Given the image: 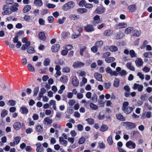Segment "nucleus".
I'll return each mask as SVG.
<instances>
[{
  "mask_svg": "<svg viewBox=\"0 0 152 152\" xmlns=\"http://www.w3.org/2000/svg\"><path fill=\"white\" fill-rule=\"evenodd\" d=\"M129 103L128 102H124L122 107V110L126 114L128 115L131 113L133 111L134 107L128 106Z\"/></svg>",
  "mask_w": 152,
  "mask_h": 152,
  "instance_id": "f257e3e1",
  "label": "nucleus"
},
{
  "mask_svg": "<svg viewBox=\"0 0 152 152\" xmlns=\"http://www.w3.org/2000/svg\"><path fill=\"white\" fill-rule=\"evenodd\" d=\"M75 4L72 1H69L64 4L62 7V9L64 11L68 10L73 8L75 6Z\"/></svg>",
  "mask_w": 152,
  "mask_h": 152,
  "instance_id": "f03ea898",
  "label": "nucleus"
},
{
  "mask_svg": "<svg viewBox=\"0 0 152 152\" xmlns=\"http://www.w3.org/2000/svg\"><path fill=\"white\" fill-rule=\"evenodd\" d=\"M105 70L107 73L110 74L111 76H117L118 75V73H117L115 71H112V70L110 67H107L106 68Z\"/></svg>",
  "mask_w": 152,
  "mask_h": 152,
  "instance_id": "7ed1b4c3",
  "label": "nucleus"
},
{
  "mask_svg": "<svg viewBox=\"0 0 152 152\" xmlns=\"http://www.w3.org/2000/svg\"><path fill=\"white\" fill-rule=\"evenodd\" d=\"M123 125H126V127L128 129H132L136 127L135 124L130 122H124L122 123Z\"/></svg>",
  "mask_w": 152,
  "mask_h": 152,
  "instance_id": "20e7f679",
  "label": "nucleus"
},
{
  "mask_svg": "<svg viewBox=\"0 0 152 152\" xmlns=\"http://www.w3.org/2000/svg\"><path fill=\"white\" fill-rule=\"evenodd\" d=\"M152 117L151 112V111H149L146 112H145L143 113L141 117V118L142 119H144L146 118H150Z\"/></svg>",
  "mask_w": 152,
  "mask_h": 152,
  "instance_id": "39448f33",
  "label": "nucleus"
},
{
  "mask_svg": "<svg viewBox=\"0 0 152 152\" xmlns=\"http://www.w3.org/2000/svg\"><path fill=\"white\" fill-rule=\"evenodd\" d=\"M132 88L134 90L137 89V91L139 92H141L143 90V86L142 85L135 83L133 85V86L132 87Z\"/></svg>",
  "mask_w": 152,
  "mask_h": 152,
  "instance_id": "423d86ee",
  "label": "nucleus"
},
{
  "mask_svg": "<svg viewBox=\"0 0 152 152\" xmlns=\"http://www.w3.org/2000/svg\"><path fill=\"white\" fill-rule=\"evenodd\" d=\"M84 28L85 30L87 32H91L94 31V27L91 24H88L84 26Z\"/></svg>",
  "mask_w": 152,
  "mask_h": 152,
  "instance_id": "0eeeda50",
  "label": "nucleus"
},
{
  "mask_svg": "<svg viewBox=\"0 0 152 152\" xmlns=\"http://www.w3.org/2000/svg\"><path fill=\"white\" fill-rule=\"evenodd\" d=\"M94 21H92V23L94 25L101 23L102 20L100 19L99 16L98 15H96L93 18Z\"/></svg>",
  "mask_w": 152,
  "mask_h": 152,
  "instance_id": "6e6552de",
  "label": "nucleus"
},
{
  "mask_svg": "<svg viewBox=\"0 0 152 152\" xmlns=\"http://www.w3.org/2000/svg\"><path fill=\"white\" fill-rule=\"evenodd\" d=\"M127 26V24L125 22L119 23L115 26V27L117 29H122L126 27Z\"/></svg>",
  "mask_w": 152,
  "mask_h": 152,
  "instance_id": "1a4fd4ad",
  "label": "nucleus"
},
{
  "mask_svg": "<svg viewBox=\"0 0 152 152\" xmlns=\"http://www.w3.org/2000/svg\"><path fill=\"white\" fill-rule=\"evenodd\" d=\"M53 122V120L48 117L45 118L43 121V123L45 125L48 126L51 124Z\"/></svg>",
  "mask_w": 152,
  "mask_h": 152,
  "instance_id": "9d476101",
  "label": "nucleus"
},
{
  "mask_svg": "<svg viewBox=\"0 0 152 152\" xmlns=\"http://www.w3.org/2000/svg\"><path fill=\"white\" fill-rule=\"evenodd\" d=\"M85 65V63L77 61L74 63L73 66L75 68H80L83 66Z\"/></svg>",
  "mask_w": 152,
  "mask_h": 152,
  "instance_id": "9b49d317",
  "label": "nucleus"
},
{
  "mask_svg": "<svg viewBox=\"0 0 152 152\" xmlns=\"http://www.w3.org/2000/svg\"><path fill=\"white\" fill-rule=\"evenodd\" d=\"M3 9L4 11L2 12V14L3 15H8L10 13L8 6L7 5L4 6Z\"/></svg>",
  "mask_w": 152,
  "mask_h": 152,
  "instance_id": "f8f14e48",
  "label": "nucleus"
},
{
  "mask_svg": "<svg viewBox=\"0 0 152 152\" xmlns=\"http://www.w3.org/2000/svg\"><path fill=\"white\" fill-rule=\"evenodd\" d=\"M126 146L129 148H135L136 144L135 143L133 142L132 141L130 140L127 142L126 143Z\"/></svg>",
  "mask_w": 152,
  "mask_h": 152,
  "instance_id": "ddd939ff",
  "label": "nucleus"
},
{
  "mask_svg": "<svg viewBox=\"0 0 152 152\" xmlns=\"http://www.w3.org/2000/svg\"><path fill=\"white\" fill-rule=\"evenodd\" d=\"M106 10L105 7H98L95 10L96 12L98 14H101L104 13Z\"/></svg>",
  "mask_w": 152,
  "mask_h": 152,
  "instance_id": "4468645a",
  "label": "nucleus"
},
{
  "mask_svg": "<svg viewBox=\"0 0 152 152\" xmlns=\"http://www.w3.org/2000/svg\"><path fill=\"white\" fill-rule=\"evenodd\" d=\"M72 83L75 87L77 86L79 84V82L78 79L76 77H74L72 79Z\"/></svg>",
  "mask_w": 152,
  "mask_h": 152,
  "instance_id": "2eb2a0df",
  "label": "nucleus"
},
{
  "mask_svg": "<svg viewBox=\"0 0 152 152\" xmlns=\"http://www.w3.org/2000/svg\"><path fill=\"white\" fill-rule=\"evenodd\" d=\"M60 46L59 44L54 45L51 48L52 51L54 52H57L60 49Z\"/></svg>",
  "mask_w": 152,
  "mask_h": 152,
  "instance_id": "dca6fc26",
  "label": "nucleus"
},
{
  "mask_svg": "<svg viewBox=\"0 0 152 152\" xmlns=\"http://www.w3.org/2000/svg\"><path fill=\"white\" fill-rule=\"evenodd\" d=\"M136 65L138 67L142 66L143 64V61L142 59L140 58H137L135 61Z\"/></svg>",
  "mask_w": 152,
  "mask_h": 152,
  "instance_id": "f3484780",
  "label": "nucleus"
},
{
  "mask_svg": "<svg viewBox=\"0 0 152 152\" xmlns=\"http://www.w3.org/2000/svg\"><path fill=\"white\" fill-rule=\"evenodd\" d=\"M115 116L117 119L120 121H124L125 120L126 118L125 117L120 113L117 114Z\"/></svg>",
  "mask_w": 152,
  "mask_h": 152,
  "instance_id": "a211bd4d",
  "label": "nucleus"
},
{
  "mask_svg": "<svg viewBox=\"0 0 152 152\" xmlns=\"http://www.w3.org/2000/svg\"><path fill=\"white\" fill-rule=\"evenodd\" d=\"M31 9V7L28 5H26L23 7V12L24 13H26L29 12Z\"/></svg>",
  "mask_w": 152,
  "mask_h": 152,
  "instance_id": "6ab92c4d",
  "label": "nucleus"
},
{
  "mask_svg": "<svg viewBox=\"0 0 152 152\" xmlns=\"http://www.w3.org/2000/svg\"><path fill=\"white\" fill-rule=\"evenodd\" d=\"M95 78L98 81H102V76L101 74L96 72L95 73L94 75Z\"/></svg>",
  "mask_w": 152,
  "mask_h": 152,
  "instance_id": "aec40b11",
  "label": "nucleus"
},
{
  "mask_svg": "<svg viewBox=\"0 0 152 152\" xmlns=\"http://www.w3.org/2000/svg\"><path fill=\"white\" fill-rule=\"evenodd\" d=\"M136 7L135 5H132L129 6L128 7L129 12H134L136 10Z\"/></svg>",
  "mask_w": 152,
  "mask_h": 152,
  "instance_id": "412c9836",
  "label": "nucleus"
},
{
  "mask_svg": "<svg viewBox=\"0 0 152 152\" xmlns=\"http://www.w3.org/2000/svg\"><path fill=\"white\" fill-rule=\"evenodd\" d=\"M13 126L15 129L16 130H18L21 127V123L19 122H15L13 124Z\"/></svg>",
  "mask_w": 152,
  "mask_h": 152,
  "instance_id": "4be33fe9",
  "label": "nucleus"
},
{
  "mask_svg": "<svg viewBox=\"0 0 152 152\" xmlns=\"http://www.w3.org/2000/svg\"><path fill=\"white\" fill-rule=\"evenodd\" d=\"M115 58L113 57H110L106 58L105 59V61L108 63H112L115 60Z\"/></svg>",
  "mask_w": 152,
  "mask_h": 152,
  "instance_id": "5701e85b",
  "label": "nucleus"
},
{
  "mask_svg": "<svg viewBox=\"0 0 152 152\" xmlns=\"http://www.w3.org/2000/svg\"><path fill=\"white\" fill-rule=\"evenodd\" d=\"M39 39L43 40H45L46 39L45 34L43 32H41L39 33Z\"/></svg>",
  "mask_w": 152,
  "mask_h": 152,
  "instance_id": "b1692460",
  "label": "nucleus"
},
{
  "mask_svg": "<svg viewBox=\"0 0 152 152\" xmlns=\"http://www.w3.org/2000/svg\"><path fill=\"white\" fill-rule=\"evenodd\" d=\"M113 33L112 30L108 29L106 30L104 32V34L106 36H110Z\"/></svg>",
  "mask_w": 152,
  "mask_h": 152,
  "instance_id": "393cba45",
  "label": "nucleus"
},
{
  "mask_svg": "<svg viewBox=\"0 0 152 152\" xmlns=\"http://www.w3.org/2000/svg\"><path fill=\"white\" fill-rule=\"evenodd\" d=\"M115 36V38L118 39L122 38L124 36V34L122 32H120L117 34Z\"/></svg>",
  "mask_w": 152,
  "mask_h": 152,
  "instance_id": "a878e982",
  "label": "nucleus"
},
{
  "mask_svg": "<svg viewBox=\"0 0 152 152\" xmlns=\"http://www.w3.org/2000/svg\"><path fill=\"white\" fill-rule=\"evenodd\" d=\"M134 30V28L133 27H129L125 29L124 31V33L127 34H130L131 31Z\"/></svg>",
  "mask_w": 152,
  "mask_h": 152,
  "instance_id": "bb28decb",
  "label": "nucleus"
},
{
  "mask_svg": "<svg viewBox=\"0 0 152 152\" xmlns=\"http://www.w3.org/2000/svg\"><path fill=\"white\" fill-rule=\"evenodd\" d=\"M126 67L131 71H134L135 70L134 67L132 65L131 62H128L126 64Z\"/></svg>",
  "mask_w": 152,
  "mask_h": 152,
  "instance_id": "cd10ccee",
  "label": "nucleus"
},
{
  "mask_svg": "<svg viewBox=\"0 0 152 152\" xmlns=\"http://www.w3.org/2000/svg\"><path fill=\"white\" fill-rule=\"evenodd\" d=\"M34 3L36 6L39 7H41L43 4V3L41 0H35L34 1Z\"/></svg>",
  "mask_w": 152,
  "mask_h": 152,
  "instance_id": "c85d7f7f",
  "label": "nucleus"
},
{
  "mask_svg": "<svg viewBox=\"0 0 152 152\" xmlns=\"http://www.w3.org/2000/svg\"><path fill=\"white\" fill-rule=\"evenodd\" d=\"M60 81L63 83H66L68 81V78L67 76L64 75L61 77Z\"/></svg>",
  "mask_w": 152,
  "mask_h": 152,
  "instance_id": "c756f323",
  "label": "nucleus"
},
{
  "mask_svg": "<svg viewBox=\"0 0 152 152\" xmlns=\"http://www.w3.org/2000/svg\"><path fill=\"white\" fill-rule=\"evenodd\" d=\"M120 80L118 78H115L114 81L113 86L116 88L118 87L119 86Z\"/></svg>",
  "mask_w": 152,
  "mask_h": 152,
  "instance_id": "7c9ffc66",
  "label": "nucleus"
},
{
  "mask_svg": "<svg viewBox=\"0 0 152 152\" xmlns=\"http://www.w3.org/2000/svg\"><path fill=\"white\" fill-rule=\"evenodd\" d=\"M31 45V42H28L27 44H23L21 47V49L22 50H25L28 47L30 46Z\"/></svg>",
  "mask_w": 152,
  "mask_h": 152,
  "instance_id": "2f4dec72",
  "label": "nucleus"
},
{
  "mask_svg": "<svg viewBox=\"0 0 152 152\" xmlns=\"http://www.w3.org/2000/svg\"><path fill=\"white\" fill-rule=\"evenodd\" d=\"M20 111L23 114H27L28 112V109L26 107H22L20 108Z\"/></svg>",
  "mask_w": 152,
  "mask_h": 152,
  "instance_id": "473e14b6",
  "label": "nucleus"
},
{
  "mask_svg": "<svg viewBox=\"0 0 152 152\" xmlns=\"http://www.w3.org/2000/svg\"><path fill=\"white\" fill-rule=\"evenodd\" d=\"M87 10L86 8H79L77 10V12L79 14H83L86 12Z\"/></svg>",
  "mask_w": 152,
  "mask_h": 152,
  "instance_id": "72a5a7b5",
  "label": "nucleus"
},
{
  "mask_svg": "<svg viewBox=\"0 0 152 152\" xmlns=\"http://www.w3.org/2000/svg\"><path fill=\"white\" fill-rule=\"evenodd\" d=\"M27 52L29 54H32L35 53V51L34 48L32 46L29 47L27 49Z\"/></svg>",
  "mask_w": 152,
  "mask_h": 152,
  "instance_id": "f704fd0d",
  "label": "nucleus"
},
{
  "mask_svg": "<svg viewBox=\"0 0 152 152\" xmlns=\"http://www.w3.org/2000/svg\"><path fill=\"white\" fill-rule=\"evenodd\" d=\"M108 126L106 125H103L100 127V130L102 132L106 131L108 129Z\"/></svg>",
  "mask_w": 152,
  "mask_h": 152,
  "instance_id": "c9c22d12",
  "label": "nucleus"
},
{
  "mask_svg": "<svg viewBox=\"0 0 152 152\" xmlns=\"http://www.w3.org/2000/svg\"><path fill=\"white\" fill-rule=\"evenodd\" d=\"M143 55L145 57L148 58H151L152 56V53L151 52L144 53Z\"/></svg>",
  "mask_w": 152,
  "mask_h": 152,
  "instance_id": "e433bc0d",
  "label": "nucleus"
},
{
  "mask_svg": "<svg viewBox=\"0 0 152 152\" xmlns=\"http://www.w3.org/2000/svg\"><path fill=\"white\" fill-rule=\"evenodd\" d=\"M69 18H70L73 19L74 20L79 19L80 18V17L79 15L73 14L69 16Z\"/></svg>",
  "mask_w": 152,
  "mask_h": 152,
  "instance_id": "4c0bfd02",
  "label": "nucleus"
},
{
  "mask_svg": "<svg viewBox=\"0 0 152 152\" xmlns=\"http://www.w3.org/2000/svg\"><path fill=\"white\" fill-rule=\"evenodd\" d=\"M50 106L52 105L53 108L55 110H56V101L54 100H51L50 102Z\"/></svg>",
  "mask_w": 152,
  "mask_h": 152,
  "instance_id": "58836bf2",
  "label": "nucleus"
},
{
  "mask_svg": "<svg viewBox=\"0 0 152 152\" xmlns=\"http://www.w3.org/2000/svg\"><path fill=\"white\" fill-rule=\"evenodd\" d=\"M8 114L7 110L3 109L2 110L1 113V116L2 118L5 117Z\"/></svg>",
  "mask_w": 152,
  "mask_h": 152,
  "instance_id": "ea45409f",
  "label": "nucleus"
},
{
  "mask_svg": "<svg viewBox=\"0 0 152 152\" xmlns=\"http://www.w3.org/2000/svg\"><path fill=\"white\" fill-rule=\"evenodd\" d=\"M90 108L93 110H96L98 109V106L92 103H91L89 105Z\"/></svg>",
  "mask_w": 152,
  "mask_h": 152,
  "instance_id": "a19ab883",
  "label": "nucleus"
},
{
  "mask_svg": "<svg viewBox=\"0 0 152 152\" xmlns=\"http://www.w3.org/2000/svg\"><path fill=\"white\" fill-rule=\"evenodd\" d=\"M103 42L102 41H100L96 42L95 44V46L98 48L101 47L103 45Z\"/></svg>",
  "mask_w": 152,
  "mask_h": 152,
  "instance_id": "79ce46f5",
  "label": "nucleus"
},
{
  "mask_svg": "<svg viewBox=\"0 0 152 152\" xmlns=\"http://www.w3.org/2000/svg\"><path fill=\"white\" fill-rule=\"evenodd\" d=\"M109 50L111 52H116L118 51V48L116 46L112 45L110 47Z\"/></svg>",
  "mask_w": 152,
  "mask_h": 152,
  "instance_id": "37998d69",
  "label": "nucleus"
},
{
  "mask_svg": "<svg viewBox=\"0 0 152 152\" xmlns=\"http://www.w3.org/2000/svg\"><path fill=\"white\" fill-rule=\"evenodd\" d=\"M50 60L49 58H45L44 62L43 64L45 66H48L50 65Z\"/></svg>",
  "mask_w": 152,
  "mask_h": 152,
  "instance_id": "c03bdc74",
  "label": "nucleus"
},
{
  "mask_svg": "<svg viewBox=\"0 0 152 152\" xmlns=\"http://www.w3.org/2000/svg\"><path fill=\"white\" fill-rule=\"evenodd\" d=\"M141 34L140 31L137 30H134L133 31V35L134 36L136 37H139Z\"/></svg>",
  "mask_w": 152,
  "mask_h": 152,
  "instance_id": "a18cd8bd",
  "label": "nucleus"
},
{
  "mask_svg": "<svg viewBox=\"0 0 152 152\" xmlns=\"http://www.w3.org/2000/svg\"><path fill=\"white\" fill-rule=\"evenodd\" d=\"M16 102L15 101L13 100H9L7 103L8 105L12 106H14L16 104Z\"/></svg>",
  "mask_w": 152,
  "mask_h": 152,
  "instance_id": "49530a36",
  "label": "nucleus"
},
{
  "mask_svg": "<svg viewBox=\"0 0 152 152\" xmlns=\"http://www.w3.org/2000/svg\"><path fill=\"white\" fill-rule=\"evenodd\" d=\"M129 54L131 58L135 57L137 56L135 51L133 50H131L129 51Z\"/></svg>",
  "mask_w": 152,
  "mask_h": 152,
  "instance_id": "de8ad7c7",
  "label": "nucleus"
},
{
  "mask_svg": "<svg viewBox=\"0 0 152 152\" xmlns=\"http://www.w3.org/2000/svg\"><path fill=\"white\" fill-rule=\"evenodd\" d=\"M28 69L31 72H34L35 71V69L34 67L31 64H28L27 66Z\"/></svg>",
  "mask_w": 152,
  "mask_h": 152,
  "instance_id": "09e8293b",
  "label": "nucleus"
},
{
  "mask_svg": "<svg viewBox=\"0 0 152 152\" xmlns=\"http://www.w3.org/2000/svg\"><path fill=\"white\" fill-rule=\"evenodd\" d=\"M73 46L71 45H66L64 46V48L66 49L68 51L71 50Z\"/></svg>",
  "mask_w": 152,
  "mask_h": 152,
  "instance_id": "8fccbe9b",
  "label": "nucleus"
},
{
  "mask_svg": "<svg viewBox=\"0 0 152 152\" xmlns=\"http://www.w3.org/2000/svg\"><path fill=\"white\" fill-rule=\"evenodd\" d=\"M21 140V137L19 136H17L14 137V142L16 145L18 144Z\"/></svg>",
  "mask_w": 152,
  "mask_h": 152,
  "instance_id": "3c124183",
  "label": "nucleus"
},
{
  "mask_svg": "<svg viewBox=\"0 0 152 152\" xmlns=\"http://www.w3.org/2000/svg\"><path fill=\"white\" fill-rule=\"evenodd\" d=\"M107 142L110 145H111L113 142V140H112V137L111 135L109 136L107 138Z\"/></svg>",
  "mask_w": 152,
  "mask_h": 152,
  "instance_id": "603ef678",
  "label": "nucleus"
},
{
  "mask_svg": "<svg viewBox=\"0 0 152 152\" xmlns=\"http://www.w3.org/2000/svg\"><path fill=\"white\" fill-rule=\"evenodd\" d=\"M88 123L90 125H93L94 124V120L93 119L88 118L86 119Z\"/></svg>",
  "mask_w": 152,
  "mask_h": 152,
  "instance_id": "864d4df0",
  "label": "nucleus"
},
{
  "mask_svg": "<svg viewBox=\"0 0 152 152\" xmlns=\"http://www.w3.org/2000/svg\"><path fill=\"white\" fill-rule=\"evenodd\" d=\"M65 86L64 85H62L60 87V89L58 90V93L60 94H61L63 93V91L65 89Z\"/></svg>",
  "mask_w": 152,
  "mask_h": 152,
  "instance_id": "5fc2aeb1",
  "label": "nucleus"
},
{
  "mask_svg": "<svg viewBox=\"0 0 152 152\" xmlns=\"http://www.w3.org/2000/svg\"><path fill=\"white\" fill-rule=\"evenodd\" d=\"M104 88L107 89H109L111 85V83L110 82L104 83Z\"/></svg>",
  "mask_w": 152,
  "mask_h": 152,
  "instance_id": "6e6d98bb",
  "label": "nucleus"
},
{
  "mask_svg": "<svg viewBox=\"0 0 152 152\" xmlns=\"http://www.w3.org/2000/svg\"><path fill=\"white\" fill-rule=\"evenodd\" d=\"M102 58H106L107 57L110 56V53L109 52H106V53L102 54Z\"/></svg>",
  "mask_w": 152,
  "mask_h": 152,
  "instance_id": "4d7b16f0",
  "label": "nucleus"
},
{
  "mask_svg": "<svg viewBox=\"0 0 152 152\" xmlns=\"http://www.w3.org/2000/svg\"><path fill=\"white\" fill-rule=\"evenodd\" d=\"M86 140V138L84 137H81L78 141V143L80 145L83 143Z\"/></svg>",
  "mask_w": 152,
  "mask_h": 152,
  "instance_id": "13d9d810",
  "label": "nucleus"
},
{
  "mask_svg": "<svg viewBox=\"0 0 152 152\" xmlns=\"http://www.w3.org/2000/svg\"><path fill=\"white\" fill-rule=\"evenodd\" d=\"M120 75L121 76H126L127 74V72L125 70L122 69L119 72Z\"/></svg>",
  "mask_w": 152,
  "mask_h": 152,
  "instance_id": "bf43d9fd",
  "label": "nucleus"
},
{
  "mask_svg": "<svg viewBox=\"0 0 152 152\" xmlns=\"http://www.w3.org/2000/svg\"><path fill=\"white\" fill-rule=\"evenodd\" d=\"M148 41L146 40H145L143 43L142 45L140 47V48L141 49H143L145 47V46H146V45L148 44Z\"/></svg>",
  "mask_w": 152,
  "mask_h": 152,
  "instance_id": "052dcab7",
  "label": "nucleus"
},
{
  "mask_svg": "<svg viewBox=\"0 0 152 152\" xmlns=\"http://www.w3.org/2000/svg\"><path fill=\"white\" fill-rule=\"evenodd\" d=\"M66 20V18L63 17L62 18L59 19L58 20V23L59 24H62L64 23V21Z\"/></svg>",
  "mask_w": 152,
  "mask_h": 152,
  "instance_id": "680f3d73",
  "label": "nucleus"
},
{
  "mask_svg": "<svg viewBox=\"0 0 152 152\" xmlns=\"http://www.w3.org/2000/svg\"><path fill=\"white\" fill-rule=\"evenodd\" d=\"M23 18L26 21H28L31 20V16L28 15H26Z\"/></svg>",
  "mask_w": 152,
  "mask_h": 152,
  "instance_id": "e2e57ef3",
  "label": "nucleus"
},
{
  "mask_svg": "<svg viewBox=\"0 0 152 152\" xmlns=\"http://www.w3.org/2000/svg\"><path fill=\"white\" fill-rule=\"evenodd\" d=\"M93 5L89 3H86V4L85 5V7L87 9H90L93 7Z\"/></svg>",
  "mask_w": 152,
  "mask_h": 152,
  "instance_id": "0e129e2a",
  "label": "nucleus"
},
{
  "mask_svg": "<svg viewBox=\"0 0 152 152\" xmlns=\"http://www.w3.org/2000/svg\"><path fill=\"white\" fill-rule=\"evenodd\" d=\"M76 103L74 99H71L69 100L68 104L69 105L72 106Z\"/></svg>",
  "mask_w": 152,
  "mask_h": 152,
  "instance_id": "69168bd1",
  "label": "nucleus"
},
{
  "mask_svg": "<svg viewBox=\"0 0 152 152\" xmlns=\"http://www.w3.org/2000/svg\"><path fill=\"white\" fill-rule=\"evenodd\" d=\"M36 151L37 152H44V149L42 146L37 147L36 149Z\"/></svg>",
  "mask_w": 152,
  "mask_h": 152,
  "instance_id": "338daca9",
  "label": "nucleus"
},
{
  "mask_svg": "<svg viewBox=\"0 0 152 152\" xmlns=\"http://www.w3.org/2000/svg\"><path fill=\"white\" fill-rule=\"evenodd\" d=\"M37 130V132H39L43 131V128L41 125L37 126L36 127Z\"/></svg>",
  "mask_w": 152,
  "mask_h": 152,
  "instance_id": "774afa93",
  "label": "nucleus"
}]
</instances>
